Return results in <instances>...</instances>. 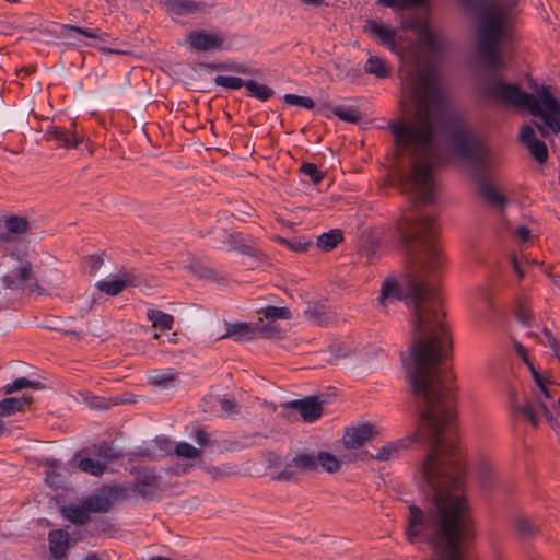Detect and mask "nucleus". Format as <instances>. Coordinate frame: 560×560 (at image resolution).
Instances as JSON below:
<instances>
[{
	"label": "nucleus",
	"instance_id": "1",
	"mask_svg": "<svg viewBox=\"0 0 560 560\" xmlns=\"http://www.w3.org/2000/svg\"><path fill=\"white\" fill-rule=\"evenodd\" d=\"M399 187L412 197L415 215L402 217L397 228L413 271L401 283L385 280L378 302L385 306L393 300L404 301L411 310L412 341L407 353L400 352V361L411 392L423 406L428 404L431 390L439 386V375L445 374L444 361L452 349L451 335L442 322V298L434 282L445 266L435 241L438 217L422 209L435 201L431 161H415L410 172L400 173Z\"/></svg>",
	"mask_w": 560,
	"mask_h": 560
},
{
	"label": "nucleus",
	"instance_id": "2",
	"mask_svg": "<svg viewBox=\"0 0 560 560\" xmlns=\"http://www.w3.org/2000/svg\"><path fill=\"white\" fill-rule=\"evenodd\" d=\"M448 376L439 375V386L431 390L428 404H418L413 398L418 429L410 436L386 443L372 459L386 462L399 456L419 441L430 445L422 462L418 486L429 501L425 510L415 504L408 506L406 538L429 544L435 560H463L462 544L470 537L469 508L463 494L465 463L457 444L447 438L453 431L456 417L455 395L446 384ZM409 390L411 387L409 386ZM369 456V452H364Z\"/></svg>",
	"mask_w": 560,
	"mask_h": 560
},
{
	"label": "nucleus",
	"instance_id": "3",
	"mask_svg": "<svg viewBox=\"0 0 560 560\" xmlns=\"http://www.w3.org/2000/svg\"><path fill=\"white\" fill-rule=\"evenodd\" d=\"M412 94L417 100L412 119L390 120L388 129L395 138V144L415 156L421 149L435 144L436 130L432 110L442 112L446 104V94L431 70L418 73L412 83Z\"/></svg>",
	"mask_w": 560,
	"mask_h": 560
},
{
	"label": "nucleus",
	"instance_id": "4",
	"mask_svg": "<svg viewBox=\"0 0 560 560\" xmlns=\"http://www.w3.org/2000/svg\"><path fill=\"white\" fill-rule=\"evenodd\" d=\"M442 126L448 135L453 152L463 161L474 164L472 177L476 182L477 194L490 206L503 209L508 198L499 192L491 184L488 175L490 151L482 136L470 127L460 115L451 114L442 120Z\"/></svg>",
	"mask_w": 560,
	"mask_h": 560
},
{
	"label": "nucleus",
	"instance_id": "5",
	"mask_svg": "<svg viewBox=\"0 0 560 560\" xmlns=\"http://www.w3.org/2000/svg\"><path fill=\"white\" fill-rule=\"evenodd\" d=\"M536 92V95L525 92L517 84L504 82L499 78H491L481 86V93L485 97L520 109H526L534 117L541 118L544 125L533 121L541 137H548V130L559 133L560 102L556 100L547 85H541Z\"/></svg>",
	"mask_w": 560,
	"mask_h": 560
},
{
	"label": "nucleus",
	"instance_id": "6",
	"mask_svg": "<svg viewBox=\"0 0 560 560\" xmlns=\"http://www.w3.org/2000/svg\"><path fill=\"white\" fill-rule=\"evenodd\" d=\"M468 12L478 16L477 55L491 70L502 65L500 47L506 35L508 12L502 5L487 0H459Z\"/></svg>",
	"mask_w": 560,
	"mask_h": 560
},
{
	"label": "nucleus",
	"instance_id": "7",
	"mask_svg": "<svg viewBox=\"0 0 560 560\" xmlns=\"http://www.w3.org/2000/svg\"><path fill=\"white\" fill-rule=\"evenodd\" d=\"M39 289L37 280L34 278L32 264L30 261H20V265L2 278L0 287V305L8 308L22 299L24 291L34 292Z\"/></svg>",
	"mask_w": 560,
	"mask_h": 560
},
{
	"label": "nucleus",
	"instance_id": "8",
	"mask_svg": "<svg viewBox=\"0 0 560 560\" xmlns=\"http://www.w3.org/2000/svg\"><path fill=\"white\" fill-rule=\"evenodd\" d=\"M160 475L153 467H140L136 470L135 482L131 486L132 493L143 500H152L159 490Z\"/></svg>",
	"mask_w": 560,
	"mask_h": 560
},
{
	"label": "nucleus",
	"instance_id": "9",
	"mask_svg": "<svg viewBox=\"0 0 560 560\" xmlns=\"http://www.w3.org/2000/svg\"><path fill=\"white\" fill-rule=\"evenodd\" d=\"M520 140L529 151L530 155L540 164L548 161L547 144L536 137L532 125H523L520 129Z\"/></svg>",
	"mask_w": 560,
	"mask_h": 560
},
{
	"label": "nucleus",
	"instance_id": "10",
	"mask_svg": "<svg viewBox=\"0 0 560 560\" xmlns=\"http://www.w3.org/2000/svg\"><path fill=\"white\" fill-rule=\"evenodd\" d=\"M511 408L515 413H520L524 418H526L533 427H537L539 424V418L537 415L538 410H541L544 412L547 421L551 425H553V423L557 422L547 404L542 401L540 398L537 399L536 405L532 402L520 405L512 398Z\"/></svg>",
	"mask_w": 560,
	"mask_h": 560
},
{
	"label": "nucleus",
	"instance_id": "11",
	"mask_svg": "<svg viewBox=\"0 0 560 560\" xmlns=\"http://www.w3.org/2000/svg\"><path fill=\"white\" fill-rule=\"evenodd\" d=\"M190 48L197 51L222 49L224 38L218 33H208L203 30L191 31L186 38Z\"/></svg>",
	"mask_w": 560,
	"mask_h": 560
},
{
	"label": "nucleus",
	"instance_id": "12",
	"mask_svg": "<svg viewBox=\"0 0 560 560\" xmlns=\"http://www.w3.org/2000/svg\"><path fill=\"white\" fill-rule=\"evenodd\" d=\"M285 407L299 411L305 422H314L323 415V401L316 396L291 400Z\"/></svg>",
	"mask_w": 560,
	"mask_h": 560
},
{
	"label": "nucleus",
	"instance_id": "13",
	"mask_svg": "<svg viewBox=\"0 0 560 560\" xmlns=\"http://www.w3.org/2000/svg\"><path fill=\"white\" fill-rule=\"evenodd\" d=\"M167 11L175 15L208 14L213 3L201 0H165Z\"/></svg>",
	"mask_w": 560,
	"mask_h": 560
},
{
	"label": "nucleus",
	"instance_id": "14",
	"mask_svg": "<svg viewBox=\"0 0 560 560\" xmlns=\"http://www.w3.org/2000/svg\"><path fill=\"white\" fill-rule=\"evenodd\" d=\"M256 330L265 332V331H273L275 328L270 324H267V325L262 324L261 318H259V322L256 323L255 326H253L252 324H248V323L238 322V323L228 324L226 332L221 338L234 337V339L236 341L249 340V339H252V335Z\"/></svg>",
	"mask_w": 560,
	"mask_h": 560
},
{
	"label": "nucleus",
	"instance_id": "15",
	"mask_svg": "<svg viewBox=\"0 0 560 560\" xmlns=\"http://www.w3.org/2000/svg\"><path fill=\"white\" fill-rule=\"evenodd\" d=\"M374 425L371 423L359 424L358 427L347 428L343 435L346 448H359L373 435Z\"/></svg>",
	"mask_w": 560,
	"mask_h": 560
},
{
	"label": "nucleus",
	"instance_id": "16",
	"mask_svg": "<svg viewBox=\"0 0 560 560\" xmlns=\"http://www.w3.org/2000/svg\"><path fill=\"white\" fill-rule=\"evenodd\" d=\"M364 31L370 33L372 36H376L381 43L386 45L389 49H396L397 32L390 25H386L375 20H368L364 25Z\"/></svg>",
	"mask_w": 560,
	"mask_h": 560
},
{
	"label": "nucleus",
	"instance_id": "17",
	"mask_svg": "<svg viewBox=\"0 0 560 560\" xmlns=\"http://www.w3.org/2000/svg\"><path fill=\"white\" fill-rule=\"evenodd\" d=\"M48 542L51 556L61 560L70 547V535L65 529H52L48 534Z\"/></svg>",
	"mask_w": 560,
	"mask_h": 560
},
{
	"label": "nucleus",
	"instance_id": "18",
	"mask_svg": "<svg viewBox=\"0 0 560 560\" xmlns=\"http://www.w3.org/2000/svg\"><path fill=\"white\" fill-rule=\"evenodd\" d=\"M45 138L55 140L59 145L66 148H77L82 141V138L75 132L59 126H49L45 131Z\"/></svg>",
	"mask_w": 560,
	"mask_h": 560
},
{
	"label": "nucleus",
	"instance_id": "19",
	"mask_svg": "<svg viewBox=\"0 0 560 560\" xmlns=\"http://www.w3.org/2000/svg\"><path fill=\"white\" fill-rule=\"evenodd\" d=\"M32 404L33 397L28 395L4 398L0 401V417H9L18 411H23Z\"/></svg>",
	"mask_w": 560,
	"mask_h": 560
},
{
	"label": "nucleus",
	"instance_id": "20",
	"mask_svg": "<svg viewBox=\"0 0 560 560\" xmlns=\"http://www.w3.org/2000/svg\"><path fill=\"white\" fill-rule=\"evenodd\" d=\"M304 315L310 322L319 326L326 325L330 319L326 305L320 302H308Z\"/></svg>",
	"mask_w": 560,
	"mask_h": 560
},
{
	"label": "nucleus",
	"instance_id": "21",
	"mask_svg": "<svg viewBox=\"0 0 560 560\" xmlns=\"http://www.w3.org/2000/svg\"><path fill=\"white\" fill-rule=\"evenodd\" d=\"M377 4L405 11L410 9H429L431 0H377Z\"/></svg>",
	"mask_w": 560,
	"mask_h": 560
},
{
	"label": "nucleus",
	"instance_id": "22",
	"mask_svg": "<svg viewBox=\"0 0 560 560\" xmlns=\"http://www.w3.org/2000/svg\"><path fill=\"white\" fill-rule=\"evenodd\" d=\"M84 503L90 513H106L113 506L109 498L107 497L103 488L100 490L98 493L89 497L84 501Z\"/></svg>",
	"mask_w": 560,
	"mask_h": 560
},
{
	"label": "nucleus",
	"instance_id": "23",
	"mask_svg": "<svg viewBox=\"0 0 560 560\" xmlns=\"http://www.w3.org/2000/svg\"><path fill=\"white\" fill-rule=\"evenodd\" d=\"M62 512L65 517L75 525H84L90 521V512L84 502L82 505L69 504Z\"/></svg>",
	"mask_w": 560,
	"mask_h": 560
},
{
	"label": "nucleus",
	"instance_id": "24",
	"mask_svg": "<svg viewBox=\"0 0 560 560\" xmlns=\"http://www.w3.org/2000/svg\"><path fill=\"white\" fill-rule=\"evenodd\" d=\"M342 241V231L339 229H332L317 237V246L324 252H330Z\"/></svg>",
	"mask_w": 560,
	"mask_h": 560
},
{
	"label": "nucleus",
	"instance_id": "25",
	"mask_svg": "<svg viewBox=\"0 0 560 560\" xmlns=\"http://www.w3.org/2000/svg\"><path fill=\"white\" fill-rule=\"evenodd\" d=\"M72 32H74L77 34H80V35H83L84 37L93 38V39H100L102 42H104V37L107 36L105 33H101L98 35V30L97 28L96 30H89V28H83V27H80V26H77V25H71V24H63L60 27V36L61 37L69 38L71 36Z\"/></svg>",
	"mask_w": 560,
	"mask_h": 560
},
{
	"label": "nucleus",
	"instance_id": "26",
	"mask_svg": "<svg viewBox=\"0 0 560 560\" xmlns=\"http://www.w3.org/2000/svg\"><path fill=\"white\" fill-rule=\"evenodd\" d=\"M364 70L366 73L373 74L378 79H385L390 74L389 67L377 56L369 57Z\"/></svg>",
	"mask_w": 560,
	"mask_h": 560
},
{
	"label": "nucleus",
	"instance_id": "27",
	"mask_svg": "<svg viewBox=\"0 0 560 560\" xmlns=\"http://www.w3.org/2000/svg\"><path fill=\"white\" fill-rule=\"evenodd\" d=\"M418 35L421 44L431 51L436 52L441 49L440 36L433 33L427 24L418 27Z\"/></svg>",
	"mask_w": 560,
	"mask_h": 560
},
{
	"label": "nucleus",
	"instance_id": "28",
	"mask_svg": "<svg viewBox=\"0 0 560 560\" xmlns=\"http://www.w3.org/2000/svg\"><path fill=\"white\" fill-rule=\"evenodd\" d=\"M147 316L152 322L154 328L170 330L173 327L174 317L171 314L164 313L160 310H149Z\"/></svg>",
	"mask_w": 560,
	"mask_h": 560
},
{
	"label": "nucleus",
	"instance_id": "29",
	"mask_svg": "<svg viewBox=\"0 0 560 560\" xmlns=\"http://www.w3.org/2000/svg\"><path fill=\"white\" fill-rule=\"evenodd\" d=\"M246 90L252 97L261 102L269 100L275 94V91L270 86L260 84L255 80H247Z\"/></svg>",
	"mask_w": 560,
	"mask_h": 560
},
{
	"label": "nucleus",
	"instance_id": "30",
	"mask_svg": "<svg viewBox=\"0 0 560 560\" xmlns=\"http://www.w3.org/2000/svg\"><path fill=\"white\" fill-rule=\"evenodd\" d=\"M299 472L316 471L317 460L315 454H298L292 459Z\"/></svg>",
	"mask_w": 560,
	"mask_h": 560
},
{
	"label": "nucleus",
	"instance_id": "31",
	"mask_svg": "<svg viewBox=\"0 0 560 560\" xmlns=\"http://www.w3.org/2000/svg\"><path fill=\"white\" fill-rule=\"evenodd\" d=\"M331 110L335 116L346 122L358 124L362 120L361 112L353 106H335Z\"/></svg>",
	"mask_w": 560,
	"mask_h": 560
},
{
	"label": "nucleus",
	"instance_id": "32",
	"mask_svg": "<svg viewBox=\"0 0 560 560\" xmlns=\"http://www.w3.org/2000/svg\"><path fill=\"white\" fill-rule=\"evenodd\" d=\"M95 450V455L102 457L107 463H113L114 460L122 457V453L112 445H109L106 441H102L98 444L93 445Z\"/></svg>",
	"mask_w": 560,
	"mask_h": 560
},
{
	"label": "nucleus",
	"instance_id": "33",
	"mask_svg": "<svg viewBox=\"0 0 560 560\" xmlns=\"http://www.w3.org/2000/svg\"><path fill=\"white\" fill-rule=\"evenodd\" d=\"M24 388L39 389L40 388V383L38 381H31V380H28L26 377H19L16 380H14L12 383L7 384L5 386H3L1 390L5 395H10V394H13L15 392L22 390Z\"/></svg>",
	"mask_w": 560,
	"mask_h": 560
},
{
	"label": "nucleus",
	"instance_id": "34",
	"mask_svg": "<svg viewBox=\"0 0 560 560\" xmlns=\"http://www.w3.org/2000/svg\"><path fill=\"white\" fill-rule=\"evenodd\" d=\"M514 528L518 537L528 539L534 537L538 532V527L525 517H518L514 522Z\"/></svg>",
	"mask_w": 560,
	"mask_h": 560
},
{
	"label": "nucleus",
	"instance_id": "35",
	"mask_svg": "<svg viewBox=\"0 0 560 560\" xmlns=\"http://www.w3.org/2000/svg\"><path fill=\"white\" fill-rule=\"evenodd\" d=\"M316 460L317 467L320 465L325 471L330 474L339 470L341 466V463L335 455L324 451L316 455Z\"/></svg>",
	"mask_w": 560,
	"mask_h": 560
},
{
	"label": "nucleus",
	"instance_id": "36",
	"mask_svg": "<svg viewBox=\"0 0 560 560\" xmlns=\"http://www.w3.org/2000/svg\"><path fill=\"white\" fill-rule=\"evenodd\" d=\"M7 230L12 234H24L30 231V222L26 218L11 215L4 221Z\"/></svg>",
	"mask_w": 560,
	"mask_h": 560
},
{
	"label": "nucleus",
	"instance_id": "37",
	"mask_svg": "<svg viewBox=\"0 0 560 560\" xmlns=\"http://www.w3.org/2000/svg\"><path fill=\"white\" fill-rule=\"evenodd\" d=\"M96 288L101 291L106 293L110 296H116L120 294L125 289L126 284L124 281H121V278H117L115 280H102L96 283Z\"/></svg>",
	"mask_w": 560,
	"mask_h": 560
},
{
	"label": "nucleus",
	"instance_id": "38",
	"mask_svg": "<svg viewBox=\"0 0 560 560\" xmlns=\"http://www.w3.org/2000/svg\"><path fill=\"white\" fill-rule=\"evenodd\" d=\"M103 489L106 492L107 497L109 498L112 504H114L115 501L128 500L132 492L131 487L126 488L120 485L105 486L103 487Z\"/></svg>",
	"mask_w": 560,
	"mask_h": 560
},
{
	"label": "nucleus",
	"instance_id": "39",
	"mask_svg": "<svg viewBox=\"0 0 560 560\" xmlns=\"http://www.w3.org/2000/svg\"><path fill=\"white\" fill-rule=\"evenodd\" d=\"M78 466L82 471L88 472L92 476H101L106 468V465L104 463L92 459L90 457L81 458L79 460Z\"/></svg>",
	"mask_w": 560,
	"mask_h": 560
},
{
	"label": "nucleus",
	"instance_id": "40",
	"mask_svg": "<svg viewBox=\"0 0 560 560\" xmlns=\"http://www.w3.org/2000/svg\"><path fill=\"white\" fill-rule=\"evenodd\" d=\"M213 82L218 86L225 88L228 90H238L243 86L246 88L247 80H243L238 77H230V75H217L213 79Z\"/></svg>",
	"mask_w": 560,
	"mask_h": 560
},
{
	"label": "nucleus",
	"instance_id": "41",
	"mask_svg": "<svg viewBox=\"0 0 560 560\" xmlns=\"http://www.w3.org/2000/svg\"><path fill=\"white\" fill-rule=\"evenodd\" d=\"M176 382V376L173 373V370L166 371H158L154 375L151 376V383L155 386L167 388L170 386H174Z\"/></svg>",
	"mask_w": 560,
	"mask_h": 560
},
{
	"label": "nucleus",
	"instance_id": "42",
	"mask_svg": "<svg viewBox=\"0 0 560 560\" xmlns=\"http://www.w3.org/2000/svg\"><path fill=\"white\" fill-rule=\"evenodd\" d=\"M277 241L296 253L305 252L307 246L311 245V241L306 240L305 237H293L291 240H287L284 237L278 236Z\"/></svg>",
	"mask_w": 560,
	"mask_h": 560
},
{
	"label": "nucleus",
	"instance_id": "43",
	"mask_svg": "<svg viewBox=\"0 0 560 560\" xmlns=\"http://www.w3.org/2000/svg\"><path fill=\"white\" fill-rule=\"evenodd\" d=\"M283 101L288 105L300 106L306 109H313L315 107L314 101L308 96H301L296 94H284Z\"/></svg>",
	"mask_w": 560,
	"mask_h": 560
},
{
	"label": "nucleus",
	"instance_id": "44",
	"mask_svg": "<svg viewBox=\"0 0 560 560\" xmlns=\"http://www.w3.org/2000/svg\"><path fill=\"white\" fill-rule=\"evenodd\" d=\"M174 452L178 457L188 459L197 458L200 455V450L187 442H179Z\"/></svg>",
	"mask_w": 560,
	"mask_h": 560
},
{
	"label": "nucleus",
	"instance_id": "45",
	"mask_svg": "<svg viewBox=\"0 0 560 560\" xmlns=\"http://www.w3.org/2000/svg\"><path fill=\"white\" fill-rule=\"evenodd\" d=\"M300 171L307 175L314 185L319 184L324 178V173L319 171L317 165L314 163L304 162L301 165Z\"/></svg>",
	"mask_w": 560,
	"mask_h": 560
},
{
	"label": "nucleus",
	"instance_id": "46",
	"mask_svg": "<svg viewBox=\"0 0 560 560\" xmlns=\"http://www.w3.org/2000/svg\"><path fill=\"white\" fill-rule=\"evenodd\" d=\"M266 318L271 319H291L292 313L288 307L267 306L262 310Z\"/></svg>",
	"mask_w": 560,
	"mask_h": 560
},
{
	"label": "nucleus",
	"instance_id": "47",
	"mask_svg": "<svg viewBox=\"0 0 560 560\" xmlns=\"http://www.w3.org/2000/svg\"><path fill=\"white\" fill-rule=\"evenodd\" d=\"M119 278L125 282L126 288L128 287H140L143 283V279L138 269H131L124 271Z\"/></svg>",
	"mask_w": 560,
	"mask_h": 560
},
{
	"label": "nucleus",
	"instance_id": "48",
	"mask_svg": "<svg viewBox=\"0 0 560 560\" xmlns=\"http://www.w3.org/2000/svg\"><path fill=\"white\" fill-rule=\"evenodd\" d=\"M88 523L92 533H106L113 526L107 517L102 516L90 520Z\"/></svg>",
	"mask_w": 560,
	"mask_h": 560
},
{
	"label": "nucleus",
	"instance_id": "49",
	"mask_svg": "<svg viewBox=\"0 0 560 560\" xmlns=\"http://www.w3.org/2000/svg\"><path fill=\"white\" fill-rule=\"evenodd\" d=\"M298 472L299 471L296 470L295 466L293 465V462L291 460L283 467V469L278 471L275 479L282 481L296 480Z\"/></svg>",
	"mask_w": 560,
	"mask_h": 560
},
{
	"label": "nucleus",
	"instance_id": "50",
	"mask_svg": "<svg viewBox=\"0 0 560 560\" xmlns=\"http://www.w3.org/2000/svg\"><path fill=\"white\" fill-rule=\"evenodd\" d=\"M230 238H231L230 243H231L232 247L234 249L238 250L240 253L245 254L247 256H255V257L258 255L259 250L257 248H255L250 245H247L243 242L237 241L236 236L231 235Z\"/></svg>",
	"mask_w": 560,
	"mask_h": 560
},
{
	"label": "nucleus",
	"instance_id": "51",
	"mask_svg": "<svg viewBox=\"0 0 560 560\" xmlns=\"http://www.w3.org/2000/svg\"><path fill=\"white\" fill-rule=\"evenodd\" d=\"M479 478L483 488H491L493 485L492 469L489 465L482 464L479 467Z\"/></svg>",
	"mask_w": 560,
	"mask_h": 560
},
{
	"label": "nucleus",
	"instance_id": "52",
	"mask_svg": "<svg viewBox=\"0 0 560 560\" xmlns=\"http://www.w3.org/2000/svg\"><path fill=\"white\" fill-rule=\"evenodd\" d=\"M515 316L520 320V323L524 326H530L532 325V313L529 310H527L525 306L520 305L515 310Z\"/></svg>",
	"mask_w": 560,
	"mask_h": 560
},
{
	"label": "nucleus",
	"instance_id": "53",
	"mask_svg": "<svg viewBox=\"0 0 560 560\" xmlns=\"http://www.w3.org/2000/svg\"><path fill=\"white\" fill-rule=\"evenodd\" d=\"M192 270L200 277V278H203V279H212L213 276H214V271L212 269H210L209 267L207 266H201L199 264L192 266Z\"/></svg>",
	"mask_w": 560,
	"mask_h": 560
},
{
	"label": "nucleus",
	"instance_id": "54",
	"mask_svg": "<svg viewBox=\"0 0 560 560\" xmlns=\"http://www.w3.org/2000/svg\"><path fill=\"white\" fill-rule=\"evenodd\" d=\"M221 410H223L225 413L232 415L238 412L237 405L230 399H222L220 401Z\"/></svg>",
	"mask_w": 560,
	"mask_h": 560
},
{
	"label": "nucleus",
	"instance_id": "55",
	"mask_svg": "<svg viewBox=\"0 0 560 560\" xmlns=\"http://www.w3.org/2000/svg\"><path fill=\"white\" fill-rule=\"evenodd\" d=\"M195 441L200 445V446H205L207 445L208 441H209V435L208 433L202 430V429H197L196 432H195Z\"/></svg>",
	"mask_w": 560,
	"mask_h": 560
},
{
	"label": "nucleus",
	"instance_id": "56",
	"mask_svg": "<svg viewBox=\"0 0 560 560\" xmlns=\"http://www.w3.org/2000/svg\"><path fill=\"white\" fill-rule=\"evenodd\" d=\"M228 71H234V72H237V73L244 74V75L252 74L250 70L247 67H245L244 65H241V63H235V62L230 63V69H228Z\"/></svg>",
	"mask_w": 560,
	"mask_h": 560
},
{
	"label": "nucleus",
	"instance_id": "57",
	"mask_svg": "<svg viewBox=\"0 0 560 560\" xmlns=\"http://www.w3.org/2000/svg\"><path fill=\"white\" fill-rule=\"evenodd\" d=\"M203 66L213 71H228V69H230L229 62H221V63L208 62Z\"/></svg>",
	"mask_w": 560,
	"mask_h": 560
},
{
	"label": "nucleus",
	"instance_id": "58",
	"mask_svg": "<svg viewBox=\"0 0 560 560\" xmlns=\"http://www.w3.org/2000/svg\"><path fill=\"white\" fill-rule=\"evenodd\" d=\"M516 234L523 242H527L530 236V230L525 225H521L516 229Z\"/></svg>",
	"mask_w": 560,
	"mask_h": 560
},
{
	"label": "nucleus",
	"instance_id": "59",
	"mask_svg": "<svg viewBox=\"0 0 560 560\" xmlns=\"http://www.w3.org/2000/svg\"><path fill=\"white\" fill-rule=\"evenodd\" d=\"M542 332L547 338L549 348H558L559 341L556 339V337L552 335V332L547 327L544 328Z\"/></svg>",
	"mask_w": 560,
	"mask_h": 560
},
{
	"label": "nucleus",
	"instance_id": "60",
	"mask_svg": "<svg viewBox=\"0 0 560 560\" xmlns=\"http://www.w3.org/2000/svg\"><path fill=\"white\" fill-rule=\"evenodd\" d=\"M478 293H479L480 299L482 301H485L489 306H491L492 302H491L490 293L486 289H482V288L478 289Z\"/></svg>",
	"mask_w": 560,
	"mask_h": 560
},
{
	"label": "nucleus",
	"instance_id": "61",
	"mask_svg": "<svg viewBox=\"0 0 560 560\" xmlns=\"http://www.w3.org/2000/svg\"><path fill=\"white\" fill-rule=\"evenodd\" d=\"M512 264H513V268H514L515 272H517L520 278H523L524 277V271L521 268V265H520V262L517 261V259L515 257H513Z\"/></svg>",
	"mask_w": 560,
	"mask_h": 560
},
{
	"label": "nucleus",
	"instance_id": "62",
	"mask_svg": "<svg viewBox=\"0 0 560 560\" xmlns=\"http://www.w3.org/2000/svg\"><path fill=\"white\" fill-rule=\"evenodd\" d=\"M303 4L320 7L324 4V0H300Z\"/></svg>",
	"mask_w": 560,
	"mask_h": 560
},
{
	"label": "nucleus",
	"instance_id": "63",
	"mask_svg": "<svg viewBox=\"0 0 560 560\" xmlns=\"http://www.w3.org/2000/svg\"><path fill=\"white\" fill-rule=\"evenodd\" d=\"M532 375H533V377H534V380H535V383H536L539 387H540L541 385H544V384H545V383H544V380H542V377H541V375L539 374V372H538V371H534V372L532 373Z\"/></svg>",
	"mask_w": 560,
	"mask_h": 560
},
{
	"label": "nucleus",
	"instance_id": "64",
	"mask_svg": "<svg viewBox=\"0 0 560 560\" xmlns=\"http://www.w3.org/2000/svg\"><path fill=\"white\" fill-rule=\"evenodd\" d=\"M82 560H103L96 553H88Z\"/></svg>",
	"mask_w": 560,
	"mask_h": 560
}]
</instances>
